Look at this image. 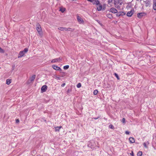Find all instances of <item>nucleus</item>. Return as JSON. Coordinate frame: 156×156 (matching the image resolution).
<instances>
[{
	"instance_id": "1",
	"label": "nucleus",
	"mask_w": 156,
	"mask_h": 156,
	"mask_svg": "<svg viewBox=\"0 0 156 156\" xmlns=\"http://www.w3.org/2000/svg\"><path fill=\"white\" fill-rule=\"evenodd\" d=\"M28 51V48H25L23 51H20L18 56V58H21L24 56L25 54Z\"/></svg>"
},
{
	"instance_id": "2",
	"label": "nucleus",
	"mask_w": 156,
	"mask_h": 156,
	"mask_svg": "<svg viewBox=\"0 0 156 156\" xmlns=\"http://www.w3.org/2000/svg\"><path fill=\"white\" fill-rule=\"evenodd\" d=\"M123 3L122 0H115L114 4L115 7L117 9L120 8V5Z\"/></svg>"
},
{
	"instance_id": "3",
	"label": "nucleus",
	"mask_w": 156,
	"mask_h": 156,
	"mask_svg": "<svg viewBox=\"0 0 156 156\" xmlns=\"http://www.w3.org/2000/svg\"><path fill=\"white\" fill-rule=\"evenodd\" d=\"M36 29L39 34L40 36H42V33L41 31V28L40 25L39 24H37L36 25Z\"/></svg>"
},
{
	"instance_id": "4",
	"label": "nucleus",
	"mask_w": 156,
	"mask_h": 156,
	"mask_svg": "<svg viewBox=\"0 0 156 156\" xmlns=\"http://www.w3.org/2000/svg\"><path fill=\"white\" fill-rule=\"evenodd\" d=\"M77 19L78 22L80 24H83L84 23V20L82 18L79 16H77Z\"/></svg>"
},
{
	"instance_id": "5",
	"label": "nucleus",
	"mask_w": 156,
	"mask_h": 156,
	"mask_svg": "<svg viewBox=\"0 0 156 156\" xmlns=\"http://www.w3.org/2000/svg\"><path fill=\"white\" fill-rule=\"evenodd\" d=\"M58 29L61 30H65V31H72V29L70 28H66V27H59L58 28Z\"/></svg>"
},
{
	"instance_id": "6",
	"label": "nucleus",
	"mask_w": 156,
	"mask_h": 156,
	"mask_svg": "<svg viewBox=\"0 0 156 156\" xmlns=\"http://www.w3.org/2000/svg\"><path fill=\"white\" fill-rule=\"evenodd\" d=\"M62 58L60 57L59 58H56L52 59L51 61V62L52 63H55L57 62H59L62 61Z\"/></svg>"
},
{
	"instance_id": "7",
	"label": "nucleus",
	"mask_w": 156,
	"mask_h": 156,
	"mask_svg": "<svg viewBox=\"0 0 156 156\" xmlns=\"http://www.w3.org/2000/svg\"><path fill=\"white\" fill-rule=\"evenodd\" d=\"M146 13L145 12L139 13L137 14V16L138 18H141L142 17L146 15Z\"/></svg>"
},
{
	"instance_id": "8",
	"label": "nucleus",
	"mask_w": 156,
	"mask_h": 156,
	"mask_svg": "<svg viewBox=\"0 0 156 156\" xmlns=\"http://www.w3.org/2000/svg\"><path fill=\"white\" fill-rule=\"evenodd\" d=\"M110 11L112 13H115L117 12V10L115 8L112 7L111 8L110 10Z\"/></svg>"
},
{
	"instance_id": "9",
	"label": "nucleus",
	"mask_w": 156,
	"mask_h": 156,
	"mask_svg": "<svg viewBox=\"0 0 156 156\" xmlns=\"http://www.w3.org/2000/svg\"><path fill=\"white\" fill-rule=\"evenodd\" d=\"M47 88V86L46 85H43L41 88V91L42 92H45Z\"/></svg>"
},
{
	"instance_id": "10",
	"label": "nucleus",
	"mask_w": 156,
	"mask_h": 156,
	"mask_svg": "<svg viewBox=\"0 0 156 156\" xmlns=\"http://www.w3.org/2000/svg\"><path fill=\"white\" fill-rule=\"evenodd\" d=\"M53 68L56 70L61 71L62 69L61 68L59 67H58L55 65L52 66Z\"/></svg>"
},
{
	"instance_id": "11",
	"label": "nucleus",
	"mask_w": 156,
	"mask_h": 156,
	"mask_svg": "<svg viewBox=\"0 0 156 156\" xmlns=\"http://www.w3.org/2000/svg\"><path fill=\"white\" fill-rule=\"evenodd\" d=\"M92 3L93 5H98L99 4L100 2L98 0H94Z\"/></svg>"
},
{
	"instance_id": "12",
	"label": "nucleus",
	"mask_w": 156,
	"mask_h": 156,
	"mask_svg": "<svg viewBox=\"0 0 156 156\" xmlns=\"http://www.w3.org/2000/svg\"><path fill=\"white\" fill-rule=\"evenodd\" d=\"M98 6L97 7V9L98 11H100L101 10L102 8V5L99 3V4L98 5Z\"/></svg>"
},
{
	"instance_id": "13",
	"label": "nucleus",
	"mask_w": 156,
	"mask_h": 156,
	"mask_svg": "<svg viewBox=\"0 0 156 156\" xmlns=\"http://www.w3.org/2000/svg\"><path fill=\"white\" fill-rule=\"evenodd\" d=\"M66 10L65 8L63 7H60L59 8V11L62 12V13H63Z\"/></svg>"
},
{
	"instance_id": "14",
	"label": "nucleus",
	"mask_w": 156,
	"mask_h": 156,
	"mask_svg": "<svg viewBox=\"0 0 156 156\" xmlns=\"http://www.w3.org/2000/svg\"><path fill=\"white\" fill-rule=\"evenodd\" d=\"M133 14V12L132 11H131L129 12L127 14V16L129 17H130Z\"/></svg>"
},
{
	"instance_id": "15",
	"label": "nucleus",
	"mask_w": 156,
	"mask_h": 156,
	"mask_svg": "<svg viewBox=\"0 0 156 156\" xmlns=\"http://www.w3.org/2000/svg\"><path fill=\"white\" fill-rule=\"evenodd\" d=\"M129 142L130 143H133L135 142V140L132 137H130L129 138Z\"/></svg>"
},
{
	"instance_id": "16",
	"label": "nucleus",
	"mask_w": 156,
	"mask_h": 156,
	"mask_svg": "<svg viewBox=\"0 0 156 156\" xmlns=\"http://www.w3.org/2000/svg\"><path fill=\"white\" fill-rule=\"evenodd\" d=\"M62 127V126H57L55 127V130L56 132L59 131L60 129Z\"/></svg>"
},
{
	"instance_id": "17",
	"label": "nucleus",
	"mask_w": 156,
	"mask_h": 156,
	"mask_svg": "<svg viewBox=\"0 0 156 156\" xmlns=\"http://www.w3.org/2000/svg\"><path fill=\"white\" fill-rule=\"evenodd\" d=\"M153 8L154 10H156V0H154Z\"/></svg>"
},
{
	"instance_id": "18",
	"label": "nucleus",
	"mask_w": 156,
	"mask_h": 156,
	"mask_svg": "<svg viewBox=\"0 0 156 156\" xmlns=\"http://www.w3.org/2000/svg\"><path fill=\"white\" fill-rule=\"evenodd\" d=\"M149 144V142L148 141H147L146 143H144L143 144V145L144 147L147 148V145Z\"/></svg>"
},
{
	"instance_id": "19",
	"label": "nucleus",
	"mask_w": 156,
	"mask_h": 156,
	"mask_svg": "<svg viewBox=\"0 0 156 156\" xmlns=\"http://www.w3.org/2000/svg\"><path fill=\"white\" fill-rule=\"evenodd\" d=\"M11 82V79H8L6 80V84L9 85Z\"/></svg>"
},
{
	"instance_id": "20",
	"label": "nucleus",
	"mask_w": 156,
	"mask_h": 156,
	"mask_svg": "<svg viewBox=\"0 0 156 156\" xmlns=\"http://www.w3.org/2000/svg\"><path fill=\"white\" fill-rule=\"evenodd\" d=\"M35 75H33L30 78V80L31 81H33L34 79L35 78Z\"/></svg>"
},
{
	"instance_id": "21",
	"label": "nucleus",
	"mask_w": 156,
	"mask_h": 156,
	"mask_svg": "<svg viewBox=\"0 0 156 156\" xmlns=\"http://www.w3.org/2000/svg\"><path fill=\"white\" fill-rule=\"evenodd\" d=\"M142 154V152L140 151H139L137 154V156H141Z\"/></svg>"
},
{
	"instance_id": "22",
	"label": "nucleus",
	"mask_w": 156,
	"mask_h": 156,
	"mask_svg": "<svg viewBox=\"0 0 156 156\" xmlns=\"http://www.w3.org/2000/svg\"><path fill=\"white\" fill-rule=\"evenodd\" d=\"M98 92V90H94V92H93V94H94L95 95H96L97 94Z\"/></svg>"
},
{
	"instance_id": "23",
	"label": "nucleus",
	"mask_w": 156,
	"mask_h": 156,
	"mask_svg": "<svg viewBox=\"0 0 156 156\" xmlns=\"http://www.w3.org/2000/svg\"><path fill=\"white\" fill-rule=\"evenodd\" d=\"M5 52L4 50L2 49L0 47V52L3 53Z\"/></svg>"
},
{
	"instance_id": "24",
	"label": "nucleus",
	"mask_w": 156,
	"mask_h": 156,
	"mask_svg": "<svg viewBox=\"0 0 156 156\" xmlns=\"http://www.w3.org/2000/svg\"><path fill=\"white\" fill-rule=\"evenodd\" d=\"M69 65H66L64 66V69H68L69 68Z\"/></svg>"
},
{
	"instance_id": "25",
	"label": "nucleus",
	"mask_w": 156,
	"mask_h": 156,
	"mask_svg": "<svg viewBox=\"0 0 156 156\" xmlns=\"http://www.w3.org/2000/svg\"><path fill=\"white\" fill-rule=\"evenodd\" d=\"M121 12H119L117 13L116 14V16H119L121 15Z\"/></svg>"
},
{
	"instance_id": "26",
	"label": "nucleus",
	"mask_w": 156,
	"mask_h": 156,
	"mask_svg": "<svg viewBox=\"0 0 156 156\" xmlns=\"http://www.w3.org/2000/svg\"><path fill=\"white\" fill-rule=\"evenodd\" d=\"M77 87L78 88H80L81 87V84L80 83H78L77 85Z\"/></svg>"
},
{
	"instance_id": "27",
	"label": "nucleus",
	"mask_w": 156,
	"mask_h": 156,
	"mask_svg": "<svg viewBox=\"0 0 156 156\" xmlns=\"http://www.w3.org/2000/svg\"><path fill=\"white\" fill-rule=\"evenodd\" d=\"M55 79L57 80H60V78L59 77L56 76L55 77Z\"/></svg>"
},
{
	"instance_id": "28",
	"label": "nucleus",
	"mask_w": 156,
	"mask_h": 156,
	"mask_svg": "<svg viewBox=\"0 0 156 156\" xmlns=\"http://www.w3.org/2000/svg\"><path fill=\"white\" fill-rule=\"evenodd\" d=\"M122 123H125V119L124 118H123L122 121Z\"/></svg>"
},
{
	"instance_id": "29",
	"label": "nucleus",
	"mask_w": 156,
	"mask_h": 156,
	"mask_svg": "<svg viewBox=\"0 0 156 156\" xmlns=\"http://www.w3.org/2000/svg\"><path fill=\"white\" fill-rule=\"evenodd\" d=\"M109 127L110 128H111L112 129H113L114 127L113 126V125H110L109 126Z\"/></svg>"
},
{
	"instance_id": "30",
	"label": "nucleus",
	"mask_w": 156,
	"mask_h": 156,
	"mask_svg": "<svg viewBox=\"0 0 156 156\" xmlns=\"http://www.w3.org/2000/svg\"><path fill=\"white\" fill-rule=\"evenodd\" d=\"M125 133L126 134L128 135V134H129V131H126L125 132Z\"/></svg>"
},
{
	"instance_id": "31",
	"label": "nucleus",
	"mask_w": 156,
	"mask_h": 156,
	"mask_svg": "<svg viewBox=\"0 0 156 156\" xmlns=\"http://www.w3.org/2000/svg\"><path fill=\"white\" fill-rule=\"evenodd\" d=\"M115 76H116V77L118 78V75L116 73H115Z\"/></svg>"
},
{
	"instance_id": "32",
	"label": "nucleus",
	"mask_w": 156,
	"mask_h": 156,
	"mask_svg": "<svg viewBox=\"0 0 156 156\" xmlns=\"http://www.w3.org/2000/svg\"><path fill=\"white\" fill-rule=\"evenodd\" d=\"M112 1H113V0H108V3H111Z\"/></svg>"
},
{
	"instance_id": "33",
	"label": "nucleus",
	"mask_w": 156,
	"mask_h": 156,
	"mask_svg": "<svg viewBox=\"0 0 156 156\" xmlns=\"http://www.w3.org/2000/svg\"><path fill=\"white\" fill-rule=\"evenodd\" d=\"M16 123H18L19 122V120L18 119H16Z\"/></svg>"
},
{
	"instance_id": "34",
	"label": "nucleus",
	"mask_w": 156,
	"mask_h": 156,
	"mask_svg": "<svg viewBox=\"0 0 156 156\" xmlns=\"http://www.w3.org/2000/svg\"><path fill=\"white\" fill-rule=\"evenodd\" d=\"M65 83H63L62 85H61V86L62 87H64V86H65Z\"/></svg>"
},
{
	"instance_id": "35",
	"label": "nucleus",
	"mask_w": 156,
	"mask_h": 156,
	"mask_svg": "<svg viewBox=\"0 0 156 156\" xmlns=\"http://www.w3.org/2000/svg\"><path fill=\"white\" fill-rule=\"evenodd\" d=\"M130 154L132 156H133V151H132V152L130 153Z\"/></svg>"
},
{
	"instance_id": "36",
	"label": "nucleus",
	"mask_w": 156,
	"mask_h": 156,
	"mask_svg": "<svg viewBox=\"0 0 156 156\" xmlns=\"http://www.w3.org/2000/svg\"><path fill=\"white\" fill-rule=\"evenodd\" d=\"M88 1L92 2L94 0H87Z\"/></svg>"
},
{
	"instance_id": "37",
	"label": "nucleus",
	"mask_w": 156,
	"mask_h": 156,
	"mask_svg": "<svg viewBox=\"0 0 156 156\" xmlns=\"http://www.w3.org/2000/svg\"><path fill=\"white\" fill-rule=\"evenodd\" d=\"M99 117H100L98 116V117H97V118H94L93 119H98V118H99Z\"/></svg>"
},
{
	"instance_id": "38",
	"label": "nucleus",
	"mask_w": 156,
	"mask_h": 156,
	"mask_svg": "<svg viewBox=\"0 0 156 156\" xmlns=\"http://www.w3.org/2000/svg\"><path fill=\"white\" fill-rule=\"evenodd\" d=\"M109 17L110 19H111V18L112 17V16H111V15H109Z\"/></svg>"
},
{
	"instance_id": "39",
	"label": "nucleus",
	"mask_w": 156,
	"mask_h": 156,
	"mask_svg": "<svg viewBox=\"0 0 156 156\" xmlns=\"http://www.w3.org/2000/svg\"><path fill=\"white\" fill-rule=\"evenodd\" d=\"M70 91V90L69 89H68V92H69Z\"/></svg>"
},
{
	"instance_id": "40",
	"label": "nucleus",
	"mask_w": 156,
	"mask_h": 156,
	"mask_svg": "<svg viewBox=\"0 0 156 156\" xmlns=\"http://www.w3.org/2000/svg\"><path fill=\"white\" fill-rule=\"evenodd\" d=\"M90 142H89V143L88 144V146H90Z\"/></svg>"
},
{
	"instance_id": "41",
	"label": "nucleus",
	"mask_w": 156,
	"mask_h": 156,
	"mask_svg": "<svg viewBox=\"0 0 156 156\" xmlns=\"http://www.w3.org/2000/svg\"><path fill=\"white\" fill-rule=\"evenodd\" d=\"M72 1H76V0H72Z\"/></svg>"
},
{
	"instance_id": "42",
	"label": "nucleus",
	"mask_w": 156,
	"mask_h": 156,
	"mask_svg": "<svg viewBox=\"0 0 156 156\" xmlns=\"http://www.w3.org/2000/svg\"><path fill=\"white\" fill-rule=\"evenodd\" d=\"M155 20H156V18H155Z\"/></svg>"
},
{
	"instance_id": "43",
	"label": "nucleus",
	"mask_w": 156,
	"mask_h": 156,
	"mask_svg": "<svg viewBox=\"0 0 156 156\" xmlns=\"http://www.w3.org/2000/svg\"><path fill=\"white\" fill-rule=\"evenodd\" d=\"M1 69V67H0V69Z\"/></svg>"
}]
</instances>
